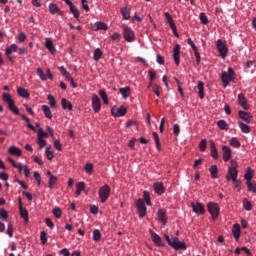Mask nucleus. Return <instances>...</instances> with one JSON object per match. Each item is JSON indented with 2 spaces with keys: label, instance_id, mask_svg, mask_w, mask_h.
I'll list each match as a JSON object with an SVG mask.
<instances>
[{
  "label": "nucleus",
  "instance_id": "f8f14e48",
  "mask_svg": "<svg viewBox=\"0 0 256 256\" xmlns=\"http://www.w3.org/2000/svg\"><path fill=\"white\" fill-rule=\"evenodd\" d=\"M149 233L151 235L153 243H155L157 247H165V244H163V239L161 238V236H159V234L153 232V230H149Z\"/></svg>",
  "mask_w": 256,
  "mask_h": 256
},
{
  "label": "nucleus",
  "instance_id": "0eeeda50",
  "mask_svg": "<svg viewBox=\"0 0 256 256\" xmlns=\"http://www.w3.org/2000/svg\"><path fill=\"white\" fill-rule=\"evenodd\" d=\"M98 193L101 203H106L109 199V195L111 194V188H109V185L105 184L99 189Z\"/></svg>",
  "mask_w": 256,
  "mask_h": 256
},
{
  "label": "nucleus",
  "instance_id": "09e8293b",
  "mask_svg": "<svg viewBox=\"0 0 256 256\" xmlns=\"http://www.w3.org/2000/svg\"><path fill=\"white\" fill-rule=\"evenodd\" d=\"M36 73L41 81H47V74L43 72V69L37 68Z\"/></svg>",
  "mask_w": 256,
  "mask_h": 256
},
{
  "label": "nucleus",
  "instance_id": "7ed1b4c3",
  "mask_svg": "<svg viewBox=\"0 0 256 256\" xmlns=\"http://www.w3.org/2000/svg\"><path fill=\"white\" fill-rule=\"evenodd\" d=\"M2 99L4 103L7 104L9 111L14 113V115H19V108L15 105V100L11 97V94L9 93H3Z\"/></svg>",
  "mask_w": 256,
  "mask_h": 256
},
{
  "label": "nucleus",
  "instance_id": "c756f323",
  "mask_svg": "<svg viewBox=\"0 0 256 256\" xmlns=\"http://www.w3.org/2000/svg\"><path fill=\"white\" fill-rule=\"evenodd\" d=\"M209 173L212 177V179H217L219 176H218V173H219V168L217 167V165H211L210 168H209Z\"/></svg>",
  "mask_w": 256,
  "mask_h": 256
},
{
  "label": "nucleus",
  "instance_id": "7c9ffc66",
  "mask_svg": "<svg viewBox=\"0 0 256 256\" xmlns=\"http://www.w3.org/2000/svg\"><path fill=\"white\" fill-rule=\"evenodd\" d=\"M120 94L122 95L123 99H128L129 95H131V87L126 86L123 88H120Z\"/></svg>",
  "mask_w": 256,
  "mask_h": 256
},
{
  "label": "nucleus",
  "instance_id": "a19ab883",
  "mask_svg": "<svg viewBox=\"0 0 256 256\" xmlns=\"http://www.w3.org/2000/svg\"><path fill=\"white\" fill-rule=\"evenodd\" d=\"M20 217L24 219L25 223H29V212L26 208H21L20 210Z\"/></svg>",
  "mask_w": 256,
  "mask_h": 256
},
{
  "label": "nucleus",
  "instance_id": "c9c22d12",
  "mask_svg": "<svg viewBox=\"0 0 256 256\" xmlns=\"http://www.w3.org/2000/svg\"><path fill=\"white\" fill-rule=\"evenodd\" d=\"M238 126L240 128V130L242 131V133H251V128L249 127V125L245 124L242 121H238Z\"/></svg>",
  "mask_w": 256,
  "mask_h": 256
},
{
  "label": "nucleus",
  "instance_id": "cd10ccee",
  "mask_svg": "<svg viewBox=\"0 0 256 256\" xmlns=\"http://www.w3.org/2000/svg\"><path fill=\"white\" fill-rule=\"evenodd\" d=\"M108 27L105 22H96L93 26V31H107Z\"/></svg>",
  "mask_w": 256,
  "mask_h": 256
},
{
  "label": "nucleus",
  "instance_id": "bb28decb",
  "mask_svg": "<svg viewBox=\"0 0 256 256\" xmlns=\"http://www.w3.org/2000/svg\"><path fill=\"white\" fill-rule=\"evenodd\" d=\"M210 155L214 159H219V151H217V146L215 142H211L210 144Z\"/></svg>",
  "mask_w": 256,
  "mask_h": 256
},
{
  "label": "nucleus",
  "instance_id": "a211bd4d",
  "mask_svg": "<svg viewBox=\"0 0 256 256\" xmlns=\"http://www.w3.org/2000/svg\"><path fill=\"white\" fill-rule=\"evenodd\" d=\"M238 115L242 121H245V123H251V120L253 119V115H251V113L245 112L243 110H239Z\"/></svg>",
  "mask_w": 256,
  "mask_h": 256
},
{
  "label": "nucleus",
  "instance_id": "e2e57ef3",
  "mask_svg": "<svg viewBox=\"0 0 256 256\" xmlns=\"http://www.w3.org/2000/svg\"><path fill=\"white\" fill-rule=\"evenodd\" d=\"M52 213H53L54 217H56V219H61V215H62L61 208H59V207L54 208Z\"/></svg>",
  "mask_w": 256,
  "mask_h": 256
},
{
  "label": "nucleus",
  "instance_id": "b1692460",
  "mask_svg": "<svg viewBox=\"0 0 256 256\" xmlns=\"http://www.w3.org/2000/svg\"><path fill=\"white\" fill-rule=\"evenodd\" d=\"M232 233L234 239H236V241H239V238L241 237V225L234 224L232 228Z\"/></svg>",
  "mask_w": 256,
  "mask_h": 256
},
{
  "label": "nucleus",
  "instance_id": "a18cd8bd",
  "mask_svg": "<svg viewBox=\"0 0 256 256\" xmlns=\"http://www.w3.org/2000/svg\"><path fill=\"white\" fill-rule=\"evenodd\" d=\"M17 93L20 97H23L24 99H27V97H29V91H27V89L19 87L17 89Z\"/></svg>",
  "mask_w": 256,
  "mask_h": 256
},
{
  "label": "nucleus",
  "instance_id": "bf43d9fd",
  "mask_svg": "<svg viewBox=\"0 0 256 256\" xmlns=\"http://www.w3.org/2000/svg\"><path fill=\"white\" fill-rule=\"evenodd\" d=\"M38 139H47L49 137V134L45 131H43L42 128L38 130Z\"/></svg>",
  "mask_w": 256,
  "mask_h": 256
},
{
  "label": "nucleus",
  "instance_id": "9b49d317",
  "mask_svg": "<svg viewBox=\"0 0 256 256\" xmlns=\"http://www.w3.org/2000/svg\"><path fill=\"white\" fill-rule=\"evenodd\" d=\"M222 157L223 161L227 163L233 157V150L229 146H222Z\"/></svg>",
  "mask_w": 256,
  "mask_h": 256
},
{
  "label": "nucleus",
  "instance_id": "9d476101",
  "mask_svg": "<svg viewBox=\"0 0 256 256\" xmlns=\"http://www.w3.org/2000/svg\"><path fill=\"white\" fill-rule=\"evenodd\" d=\"M91 101L94 113H99V111H101V99L99 96H97V94H93Z\"/></svg>",
  "mask_w": 256,
  "mask_h": 256
},
{
  "label": "nucleus",
  "instance_id": "603ef678",
  "mask_svg": "<svg viewBox=\"0 0 256 256\" xmlns=\"http://www.w3.org/2000/svg\"><path fill=\"white\" fill-rule=\"evenodd\" d=\"M246 185L248 187V191L252 193H256V183L253 181L246 182Z\"/></svg>",
  "mask_w": 256,
  "mask_h": 256
},
{
  "label": "nucleus",
  "instance_id": "423d86ee",
  "mask_svg": "<svg viewBox=\"0 0 256 256\" xmlns=\"http://www.w3.org/2000/svg\"><path fill=\"white\" fill-rule=\"evenodd\" d=\"M207 209H208V213H210L213 221H215L216 219H219V212H220L219 204H217L215 202H209L207 204Z\"/></svg>",
  "mask_w": 256,
  "mask_h": 256
},
{
  "label": "nucleus",
  "instance_id": "39448f33",
  "mask_svg": "<svg viewBox=\"0 0 256 256\" xmlns=\"http://www.w3.org/2000/svg\"><path fill=\"white\" fill-rule=\"evenodd\" d=\"M136 211L138 213V217L143 219L145 215H147V206L145 205V201L143 199H138L135 201Z\"/></svg>",
  "mask_w": 256,
  "mask_h": 256
},
{
  "label": "nucleus",
  "instance_id": "20e7f679",
  "mask_svg": "<svg viewBox=\"0 0 256 256\" xmlns=\"http://www.w3.org/2000/svg\"><path fill=\"white\" fill-rule=\"evenodd\" d=\"M235 79V71L233 68H228V73L223 72L221 75V81L224 87H229V81H233Z\"/></svg>",
  "mask_w": 256,
  "mask_h": 256
},
{
  "label": "nucleus",
  "instance_id": "f3484780",
  "mask_svg": "<svg viewBox=\"0 0 256 256\" xmlns=\"http://www.w3.org/2000/svg\"><path fill=\"white\" fill-rule=\"evenodd\" d=\"M238 104L244 111L249 110V104L247 103V98H245V94L240 93L238 94Z\"/></svg>",
  "mask_w": 256,
  "mask_h": 256
},
{
  "label": "nucleus",
  "instance_id": "052dcab7",
  "mask_svg": "<svg viewBox=\"0 0 256 256\" xmlns=\"http://www.w3.org/2000/svg\"><path fill=\"white\" fill-rule=\"evenodd\" d=\"M85 173H87V175H91L93 173V163H87L85 165Z\"/></svg>",
  "mask_w": 256,
  "mask_h": 256
},
{
  "label": "nucleus",
  "instance_id": "2eb2a0df",
  "mask_svg": "<svg viewBox=\"0 0 256 256\" xmlns=\"http://www.w3.org/2000/svg\"><path fill=\"white\" fill-rule=\"evenodd\" d=\"M157 217H158V221L160 223H162L163 226L167 225V210L165 209H159L157 211Z\"/></svg>",
  "mask_w": 256,
  "mask_h": 256
},
{
  "label": "nucleus",
  "instance_id": "f257e3e1",
  "mask_svg": "<svg viewBox=\"0 0 256 256\" xmlns=\"http://www.w3.org/2000/svg\"><path fill=\"white\" fill-rule=\"evenodd\" d=\"M164 238L166 239V242L174 251H187V244L185 242L179 241V238L177 237H169V235L164 234Z\"/></svg>",
  "mask_w": 256,
  "mask_h": 256
},
{
  "label": "nucleus",
  "instance_id": "79ce46f5",
  "mask_svg": "<svg viewBox=\"0 0 256 256\" xmlns=\"http://www.w3.org/2000/svg\"><path fill=\"white\" fill-rule=\"evenodd\" d=\"M242 205L245 211H251V209H253V204H251V201H249L247 198L243 199Z\"/></svg>",
  "mask_w": 256,
  "mask_h": 256
},
{
  "label": "nucleus",
  "instance_id": "49530a36",
  "mask_svg": "<svg viewBox=\"0 0 256 256\" xmlns=\"http://www.w3.org/2000/svg\"><path fill=\"white\" fill-rule=\"evenodd\" d=\"M217 125H218L219 129H221L222 131L229 130V125L227 124V122L225 120H219L217 122Z\"/></svg>",
  "mask_w": 256,
  "mask_h": 256
},
{
  "label": "nucleus",
  "instance_id": "6e6552de",
  "mask_svg": "<svg viewBox=\"0 0 256 256\" xmlns=\"http://www.w3.org/2000/svg\"><path fill=\"white\" fill-rule=\"evenodd\" d=\"M216 47L221 59H225L227 57V53H229V48H227V44H225L221 39H218L216 42Z\"/></svg>",
  "mask_w": 256,
  "mask_h": 256
},
{
  "label": "nucleus",
  "instance_id": "0e129e2a",
  "mask_svg": "<svg viewBox=\"0 0 256 256\" xmlns=\"http://www.w3.org/2000/svg\"><path fill=\"white\" fill-rule=\"evenodd\" d=\"M60 73L63 75V77H65L66 79H68V77H71V74L69 73V71H67V69L63 66L60 67Z\"/></svg>",
  "mask_w": 256,
  "mask_h": 256
},
{
  "label": "nucleus",
  "instance_id": "69168bd1",
  "mask_svg": "<svg viewBox=\"0 0 256 256\" xmlns=\"http://www.w3.org/2000/svg\"><path fill=\"white\" fill-rule=\"evenodd\" d=\"M9 217V212L4 208L0 209V219H7Z\"/></svg>",
  "mask_w": 256,
  "mask_h": 256
},
{
  "label": "nucleus",
  "instance_id": "c85d7f7f",
  "mask_svg": "<svg viewBox=\"0 0 256 256\" xmlns=\"http://www.w3.org/2000/svg\"><path fill=\"white\" fill-rule=\"evenodd\" d=\"M120 12L125 21H128V19H131V9L124 7V8H121Z\"/></svg>",
  "mask_w": 256,
  "mask_h": 256
},
{
  "label": "nucleus",
  "instance_id": "338daca9",
  "mask_svg": "<svg viewBox=\"0 0 256 256\" xmlns=\"http://www.w3.org/2000/svg\"><path fill=\"white\" fill-rule=\"evenodd\" d=\"M26 39H27V34H25V32H21L18 34L19 43H25Z\"/></svg>",
  "mask_w": 256,
  "mask_h": 256
},
{
  "label": "nucleus",
  "instance_id": "ea45409f",
  "mask_svg": "<svg viewBox=\"0 0 256 256\" xmlns=\"http://www.w3.org/2000/svg\"><path fill=\"white\" fill-rule=\"evenodd\" d=\"M229 145H231V147H234V149H239V147H241V142H239V139H237V137H232L229 140Z\"/></svg>",
  "mask_w": 256,
  "mask_h": 256
},
{
  "label": "nucleus",
  "instance_id": "58836bf2",
  "mask_svg": "<svg viewBox=\"0 0 256 256\" xmlns=\"http://www.w3.org/2000/svg\"><path fill=\"white\" fill-rule=\"evenodd\" d=\"M42 111L47 119H53V114L51 113V108H49V106L43 105Z\"/></svg>",
  "mask_w": 256,
  "mask_h": 256
},
{
  "label": "nucleus",
  "instance_id": "4d7b16f0",
  "mask_svg": "<svg viewBox=\"0 0 256 256\" xmlns=\"http://www.w3.org/2000/svg\"><path fill=\"white\" fill-rule=\"evenodd\" d=\"M205 149H207V139H202L199 143V150L204 153Z\"/></svg>",
  "mask_w": 256,
  "mask_h": 256
},
{
  "label": "nucleus",
  "instance_id": "6e6d98bb",
  "mask_svg": "<svg viewBox=\"0 0 256 256\" xmlns=\"http://www.w3.org/2000/svg\"><path fill=\"white\" fill-rule=\"evenodd\" d=\"M40 241H41V245H47V232L46 231H42L40 233Z\"/></svg>",
  "mask_w": 256,
  "mask_h": 256
},
{
  "label": "nucleus",
  "instance_id": "864d4df0",
  "mask_svg": "<svg viewBox=\"0 0 256 256\" xmlns=\"http://www.w3.org/2000/svg\"><path fill=\"white\" fill-rule=\"evenodd\" d=\"M255 66V61L253 60H249L244 64V70L246 71V73H249V69H251V67Z\"/></svg>",
  "mask_w": 256,
  "mask_h": 256
},
{
  "label": "nucleus",
  "instance_id": "393cba45",
  "mask_svg": "<svg viewBox=\"0 0 256 256\" xmlns=\"http://www.w3.org/2000/svg\"><path fill=\"white\" fill-rule=\"evenodd\" d=\"M197 89L200 99H205V84L203 81H198Z\"/></svg>",
  "mask_w": 256,
  "mask_h": 256
},
{
  "label": "nucleus",
  "instance_id": "de8ad7c7",
  "mask_svg": "<svg viewBox=\"0 0 256 256\" xmlns=\"http://www.w3.org/2000/svg\"><path fill=\"white\" fill-rule=\"evenodd\" d=\"M101 57H103V51L100 48H96L93 55L94 61H99Z\"/></svg>",
  "mask_w": 256,
  "mask_h": 256
},
{
  "label": "nucleus",
  "instance_id": "72a5a7b5",
  "mask_svg": "<svg viewBox=\"0 0 256 256\" xmlns=\"http://www.w3.org/2000/svg\"><path fill=\"white\" fill-rule=\"evenodd\" d=\"M253 175V169L251 167H247L246 172L244 174V179L246 180V182L252 181Z\"/></svg>",
  "mask_w": 256,
  "mask_h": 256
},
{
  "label": "nucleus",
  "instance_id": "5fc2aeb1",
  "mask_svg": "<svg viewBox=\"0 0 256 256\" xmlns=\"http://www.w3.org/2000/svg\"><path fill=\"white\" fill-rule=\"evenodd\" d=\"M93 240L96 242L101 241V231H99V229L93 231Z\"/></svg>",
  "mask_w": 256,
  "mask_h": 256
},
{
  "label": "nucleus",
  "instance_id": "dca6fc26",
  "mask_svg": "<svg viewBox=\"0 0 256 256\" xmlns=\"http://www.w3.org/2000/svg\"><path fill=\"white\" fill-rule=\"evenodd\" d=\"M239 177V170L238 169H232L228 168V172L226 175V180L227 181H233L235 179H238Z\"/></svg>",
  "mask_w": 256,
  "mask_h": 256
},
{
  "label": "nucleus",
  "instance_id": "13d9d810",
  "mask_svg": "<svg viewBox=\"0 0 256 256\" xmlns=\"http://www.w3.org/2000/svg\"><path fill=\"white\" fill-rule=\"evenodd\" d=\"M57 183V176L51 175L48 182L49 189H53V185Z\"/></svg>",
  "mask_w": 256,
  "mask_h": 256
},
{
  "label": "nucleus",
  "instance_id": "3c124183",
  "mask_svg": "<svg viewBox=\"0 0 256 256\" xmlns=\"http://www.w3.org/2000/svg\"><path fill=\"white\" fill-rule=\"evenodd\" d=\"M45 155L48 161H53V157H55V155L53 154V151H51V147L46 148Z\"/></svg>",
  "mask_w": 256,
  "mask_h": 256
},
{
  "label": "nucleus",
  "instance_id": "8fccbe9b",
  "mask_svg": "<svg viewBox=\"0 0 256 256\" xmlns=\"http://www.w3.org/2000/svg\"><path fill=\"white\" fill-rule=\"evenodd\" d=\"M199 19H200L202 25H208L209 24V18L207 17V15L204 12H201L199 14Z\"/></svg>",
  "mask_w": 256,
  "mask_h": 256
},
{
  "label": "nucleus",
  "instance_id": "f704fd0d",
  "mask_svg": "<svg viewBox=\"0 0 256 256\" xmlns=\"http://www.w3.org/2000/svg\"><path fill=\"white\" fill-rule=\"evenodd\" d=\"M143 201H145L148 207H151V205H153V203L151 202V193H149V191L147 190L143 192Z\"/></svg>",
  "mask_w": 256,
  "mask_h": 256
},
{
  "label": "nucleus",
  "instance_id": "680f3d73",
  "mask_svg": "<svg viewBox=\"0 0 256 256\" xmlns=\"http://www.w3.org/2000/svg\"><path fill=\"white\" fill-rule=\"evenodd\" d=\"M153 137H154V141L156 143L157 149L160 150L161 149V142L159 140V134H157V132H153Z\"/></svg>",
  "mask_w": 256,
  "mask_h": 256
},
{
  "label": "nucleus",
  "instance_id": "e433bc0d",
  "mask_svg": "<svg viewBox=\"0 0 256 256\" xmlns=\"http://www.w3.org/2000/svg\"><path fill=\"white\" fill-rule=\"evenodd\" d=\"M8 153H10V155H15L16 157H21V149H19L16 146H11L8 150Z\"/></svg>",
  "mask_w": 256,
  "mask_h": 256
},
{
  "label": "nucleus",
  "instance_id": "ddd939ff",
  "mask_svg": "<svg viewBox=\"0 0 256 256\" xmlns=\"http://www.w3.org/2000/svg\"><path fill=\"white\" fill-rule=\"evenodd\" d=\"M191 206L196 215H203L205 213V206L202 203L192 202Z\"/></svg>",
  "mask_w": 256,
  "mask_h": 256
},
{
  "label": "nucleus",
  "instance_id": "2f4dec72",
  "mask_svg": "<svg viewBox=\"0 0 256 256\" xmlns=\"http://www.w3.org/2000/svg\"><path fill=\"white\" fill-rule=\"evenodd\" d=\"M70 8V13H72L73 17L75 19H79L80 15H81V12L79 11V9L77 8V6H75L74 4H71L69 6Z\"/></svg>",
  "mask_w": 256,
  "mask_h": 256
},
{
  "label": "nucleus",
  "instance_id": "412c9836",
  "mask_svg": "<svg viewBox=\"0 0 256 256\" xmlns=\"http://www.w3.org/2000/svg\"><path fill=\"white\" fill-rule=\"evenodd\" d=\"M48 8L51 15H63V11H61V9H59V6L55 3H50Z\"/></svg>",
  "mask_w": 256,
  "mask_h": 256
},
{
  "label": "nucleus",
  "instance_id": "a878e982",
  "mask_svg": "<svg viewBox=\"0 0 256 256\" xmlns=\"http://www.w3.org/2000/svg\"><path fill=\"white\" fill-rule=\"evenodd\" d=\"M62 103V109L65 111H73V104L67 98H62L61 100Z\"/></svg>",
  "mask_w": 256,
  "mask_h": 256
},
{
  "label": "nucleus",
  "instance_id": "4468645a",
  "mask_svg": "<svg viewBox=\"0 0 256 256\" xmlns=\"http://www.w3.org/2000/svg\"><path fill=\"white\" fill-rule=\"evenodd\" d=\"M180 55H181V45L176 44L173 50V59L176 65H179V63H181Z\"/></svg>",
  "mask_w": 256,
  "mask_h": 256
},
{
  "label": "nucleus",
  "instance_id": "f03ea898",
  "mask_svg": "<svg viewBox=\"0 0 256 256\" xmlns=\"http://www.w3.org/2000/svg\"><path fill=\"white\" fill-rule=\"evenodd\" d=\"M9 163L14 167V169H17L20 175H25V177H31V169H29V166L21 164V162H16L13 160V158H8Z\"/></svg>",
  "mask_w": 256,
  "mask_h": 256
},
{
  "label": "nucleus",
  "instance_id": "473e14b6",
  "mask_svg": "<svg viewBox=\"0 0 256 256\" xmlns=\"http://www.w3.org/2000/svg\"><path fill=\"white\" fill-rule=\"evenodd\" d=\"M76 187H77V189H76V195L79 197L80 195H81V193L83 192V191H85V189H86V184H85V182H83V181H81V182H78L77 184H76Z\"/></svg>",
  "mask_w": 256,
  "mask_h": 256
},
{
  "label": "nucleus",
  "instance_id": "6ab92c4d",
  "mask_svg": "<svg viewBox=\"0 0 256 256\" xmlns=\"http://www.w3.org/2000/svg\"><path fill=\"white\" fill-rule=\"evenodd\" d=\"M126 114H127V108L124 105L120 106L117 109H112V115L114 117H123Z\"/></svg>",
  "mask_w": 256,
  "mask_h": 256
},
{
  "label": "nucleus",
  "instance_id": "774afa93",
  "mask_svg": "<svg viewBox=\"0 0 256 256\" xmlns=\"http://www.w3.org/2000/svg\"><path fill=\"white\" fill-rule=\"evenodd\" d=\"M6 233L9 237H13V224H8Z\"/></svg>",
  "mask_w": 256,
  "mask_h": 256
},
{
  "label": "nucleus",
  "instance_id": "37998d69",
  "mask_svg": "<svg viewBox=\"0 0 256 256\" xmlns=\"http://www.w3.org/2000/svg\"><path fill=\"white\" fill-rule=\"evenodd\" d=\"M20 116L22 117L23 121H26L28 129L35 131V126L31 124V119H29V117H27L25 114H20Z\"/></svg>",
  "mask_w": 256,
  "mask_h": 256
},
{
  "label": "nucleus",
  "instance_id": "4be33fe9",
  "mask_svg": "<svg viewBox=\"0 0 256 256\" xmlns=\"http://www.w3.org/2000/svg\"><path fill=\"white\" fill-rule=\"evenodd\" d=\"M164 17L166 19L167 25H169V27L171 28L172 31H175V27H177V26L175 25V21L173 20V16H171V14L169 12H165Z\"/></svg>",
  "mask_w": 256,
  "mask_h": 256
},
{
  "label": "nucleus",
  "instance_id": "c03bdc74",
  "mask_svg": "<svg viewBox=\"0 0 256 256\" xmlns=\"http://www.w3.org/2000/svg\"><path fill=\"white\" fill-rule=\"evenodd\" d=\"M99 95H100L104 105H109V97L107 96V92L105 90H100Z\"/></svg>",
  "mask_w": 256,
  "mask_h": 256
},
{
  "label": "nucleus",
  "instance_id": "aec40b11",
  "mask_svg": "<svg viewBox=\"0 0 256 256\" xmlns=\"http://www.w3.org/2000/svg\"><path fill=\"white\" fill-rule=\"evenodd\" d=\"M45 47L52 55H55V53L57 52V49H55V45L53 44V39L51 38L45 39Z\"/></svg>",
  "mask_w": 256,
  "mask_h": 256
},
{
  "label": "nucleus",
  "instance_id": "4c0bfd02",
  "mask_svg": "<svg viewBox=\"0 0 256 256\" xmlns=\"http://www.w3.org/2000/svg\"><path fill=\"white\" fill-rule=\"evenodd\" d=\"M12 53H17V44H11L5 50L6 57H9Z\"/></svg>",
  "mask_w": 256,
  "mask_h": 256
},
{
  "label": "nucleus",
  "instance_id": "5701e85b",
  "mask_svg": "<svg viewBox=\"0 0 256 256\" xmlns=\"http://www.w3.org/2000/svg\"><path fill=\"white\" fill-rule=\"evenodd\" d=\"M153 187L156 195H163V193H165V186L163 185V182H156Z\"/></svg>",
  "mask_w": 256,
  "mask_h": 256
},
{
  "label": "nucleus",
  "instance_id": "1a4fd4ad",
  "mask_svg": "<svg viewBox=\"0 0 256 256\" xmlns=\"http://www.w3.org/2000/svg\"><path fill=\"white\" fill-rule=\"evenodd\" d=\"M123 37L127 43H133L135 41V32L127 26H124Z\"/></svg>",
  "mask_w": 256,
  "mask_h": 256
}]
</instances>
